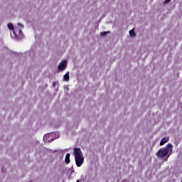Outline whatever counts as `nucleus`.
Returning <instances> with one entry per match:
<instances>
[{
  "instance_id": "obj_1",
  "label": "nucleus",
  "mask_w": 182,
  "mask_h": 182,
  "mask_svg": "<svg viewBox=\"0 0 182 182\" xmlns=\"http://www.w3.org/2000/svg\"><path fill=\"white\" fill-rule=\"evenodd\" d=\"M173 153V144H167L166 146L161 148L157 152L156 156L159 159L163 157H170V154Z\"/></svg>"
},
{
  "instance_id": "obj_2",
  "label": "nucleus",
  "mask_w": 182,
  "mask_h": 182,
  "mask_svg": "<svg viewBox=\"0 0 182 182\" xmlns=\"http://www.w3.org/2000/svg\"><path fill=\"white\" fill-rule=\"evenodd\" d=\"M74 156L77 167H81L83 161H85L82 149L80 148H74Z\"/></svg>"
},
{
  "instance_id": "obj_3",
  "label": "nucleus",
  "mask_w": 182,
  "mask_h": 182,
  "mask_svg": "<svg viewBox=\"0 0 182 182\" xmlns=\"http://www.w3.org/2000/svg\"><path fill=\"white\" fill-rule=\"evenodd\" d=\"M67 63H68L66 62V60L62 61L58 67V70H65V68H66Z\"/></svg>"
},
{
  "instance_id": "obj_4",
  "label": "nucleus",
  "mask_w": 182,
  "mask_h": 182,
  "mask_svg": "<svg viewBox=\"0 0 182 182\" xmlns=\"http://www.w3.org/2000/svg\"><path fill=\"white\" fill-rule=\"evenodd\" d=\"M65 162L66 164H69V163H70V154H66Z\"/></svg>"
},
{
  "instance_id": "obj_5",
  "label": "nucleus",
  "mask_w": 182,
  "mask_h": 182,
  "mask_svg": "<svg viewBox=\"0 0 182 182\" xmlns=\"http://www.w3.org/2000/svg\"><path fill=\"white\" fill-rule=\"evenodd\" d=\"M169 139L166 137V138H163L161 140V142H160V146H164V144L166 143H168Z\"/></svg>"
},
{
  "instance_id": "obj_6",
  "label": "nucleus",
  "mask_w": 182,
  "mask_h": 182,
  "mask_svg": "<svg viewBox=\"0 0 182 182\" xmlns=\"http://www.w3.org/2000/svg\"><path fill=\"white\" fill-rule=\"evenodd\" d=\"M22 32V30H21V28H17L14 29V35H16V33H18V35H21V33Z\"/></svg>"
},
{
  "instance_id": "obj_7",
  "label": "nucleus",
  "mask_w": 182,
  "mask_h": 182,
  "mask_svg": "<svg viewBox=\"0 0 182 182\" xmlns=\"http://www.w3.org/2000/svg\"><path fill=\"white\" fill-rule=\"evenodd\" d=\"M63 79L64 80H65V82H69V72L65 73V75L63 77Z\"/></svg>"
},
{
  "instance_id": "obj_8",
  "label": "nucleus",
  "mask_w": 182,
  "mask_h": 182,
  "mask_svg": "<svg viewBox=\"0 0 182 182\" xmlns=\"http://www.w3.org/2000/svg\"><path fill=\"white\" fill-rule=\"evenodd\" d=\"M7 26H8L9 29H10L11 31H13V29H14V24H12L11 23H9L7 24Z\"/></svg>"
},
{
  "instance_id": "obj_9",
  "label": "nucleus",
  "mask_w": 182,
  "mask_h": 182,
  "mask_svg": "<svg viewBox=\"0 0 182 182\" xmlns=\"http://www.w3.org/2000/svg\"><path fill=\"white\" fill-rule=\"evenodd\" d=\"M130 36H136V33H134V29L129 31Z\"/></svg>"
},
{
  "instance_id": "obj_10",
  "label": "nucleus",
  "mask_w": 182,
  "mask_h": 182,
  "mask_svg": "<svg viewBox=\"0 0 182 182\" xmlns=\"http://www.w3.org/2000/svg\"><path fill=\"white\" fill-rule=\"evenodd\" d=\"M109 33L108 31H104V32H101L100 35L101 36H106V35H107Z\"/></svg>"
},
{
  "instance_id": "obj_11",
  "label": "nucleus",
  "mask_w": 182,
  "mask_h": 182,
  "mask_svg": "<svg viewBox=\"0 0 182 182\" xmlns=\"http://www.w3.org/2000/svg\"><path fill=\"white\" fill-rule=\"evenodd\" d=\"M168 2H171V0H165L164 1V5H167V4H168Z\"/></svg>"
},
{
  "instance_id": "obj_12",
  "label": "nucleus",
  "mask_w": 182,
  "mask_h": 182,
  "mask_svg": "<svg viewBox=\"0 0 182 182\" xmlns=\"http://www.w3.org/2000/svg\"><path fill=\"white\" fill-rule=\"evenodd\" d=\"M53 87H55V86H56V82H53Z\"/></svg>"
},
{
  "instance_id": "obj_13",
  "label": "nucleus",
  "mask_w": 182,
  "mask_h": 182,
  "mask_svg": "<svg viewBox=\"0 0 182 182\" xmlns=\"http://www.w3.org/2000/svg\"><path fill=\"white\" fill-rule=\"evenodd\" d=\"M48 136H49V135H45L43 139H46V137H48Z\"/></svg>"
},
{
  "instance_id": "obj_14",
  "label": "nucleus",
  "mask_w": 182,
  "mask_h": 182,
  "mask_svg": "<svg viewBox=\"0 0 182 182\" xmlns=\"http://www.w3.org/2000/svg\"><path fill=\"white\" fill-rule=\"evenodd\" d=\"M181 182H182V181H181Z\"/></svg>"
}]
</instances>
